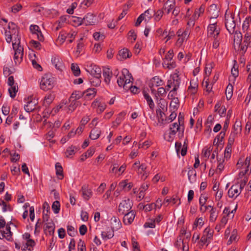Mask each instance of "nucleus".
Listing matches in <instances>:
<instances>
[{"mask_svg": "<svg viewBox=\"0 0 251 251\" xmlns=\"http://www.w3.org/2000/svg\"><path fill=\"white\" fill-rule=\"evenodd\" d=\"M119 54L120 56L124 59L129 58L131 56V53L129 52L127 49H123L120 50Z\"/></svg>", "mask_w": 251, "mask_h": 251, "instance_id": "40", "label": "nucleus"}, {"mask_svg": "<svg viewBox=\"0 0 251 251\" xmlns=\"http://www.w3.org/2000/svg\"><path fill=\"white\" fill-rule=\"evenodd\" d=\"M203 235L208 237V238H212L213 231L209 227H207L203 231Z\"/></svg>", "mask_w": 251, "mask_h": 251, "instance_id": "52", "label": "nucleus"}, {"mask_svg": "<svg viewBox=\"0 0 251 251\" xmlns=\"http://www.w3.org/2000/svg\"><path fill=\"white\" fill-rule=\"evenodd\" d=\"M135 216V213L133 210L126 213L123 218L124 223L126 225L131 224L133 222Z\"/></svg>", "mask_w": 251, "mask_h": 251, "instance_id": "16", "label": "nucleus"}, {"mask_svg": "<svg viewBox=\"0 0 251 251\" xmlns=\"http://www.w3.org/2000/svg\"><path fill=\"white\" fill-rule=\"evenodd\" d=\"M196 171L192 167L189 168L188 172V177L191 183H194L196 181Z\"/></svg>", "mask_w": 251, "mask_h": 251, "instance_id": "29", "label": "nucleus"}, {"mask_svg": "<svg viewBox=\"0 0 251 251\" xmlns=\"http://www.w3.org/2000/svg\"><path fill=\"white\" fill-rule=\"evenodd\" d=\"M175 6V2L173 0H167L164 4L163 9H164L167 14H169L174 8Z\"/></svg>", "mask_w": 251, "mask_h": 251, "instance_id": "25", "label": "nucleus"}, {"mask_svg": "<svg viewBox=\"0 0 251 251\" xmlns=\"http://www.w3.org/2000/svg\"><path fill=\"white\" fill-rule=\"evenodd\" d=\"M67 37V35L65 32H60L59 33L58 37V40L61 43H63L65 41L66 38Z\"/></svg>", "mask_w": 251, "mask_h": 251, "instance_id": "64", "label": "nucleus"}, {"mask_svg": "<svg viewBox=\"0 0 251 251\" xmlns=\"http://www.w3.org/2000/svg\"><path fill=\"white\" fill-rule=\"evenodd\" d=\"M55 95L52 93L47 94L44 99L43 103L45 106L49 105L54 100Z\"/></svg>", "mask_w": 251, "mask_h": 251, "instance_id": "33", "label": "nucleus"}, {"mask_svg": "<svg viewBox=\"0 0 251 251\" xmlns=\"http://www.w3.org/2000/svg\"><path fill=\"white\" fill-rule=\"evenodd\" d=\"M38 103L37 100L33 99L30 100H28L26 104L25 105L24 108L27 112H30L34 110L36 108V105Z\"/></svg>", "mask_w": 251, "mask_h": 251, "instance_id": "18", "label": "nucleus"}, {"mask_svg": "<svg viewBox=\"0 0 251 251\" xmlns=\"http://www.w3.org/2000/svg\"><path fill=\"white\" fill-rule=\"evenodd\" d=\"M132 201L128 198L123 200L119 204L118 211L122 214L130 211L132 206Z\"/></svg>", "mask_w": 251, "mask_h": 251, "instance_id": "9", "label": "nucleus"}, {"mask_svg": "<svg viewBox=\"0 0 251 251\" xmlns=\"http://www.w3.org/2000/svg\"><path fill=\"white\" fill-rule=\"evenodd\" d=\"M220 33V30L217 28L216 23L209 24L207 27V37L217 38Z\"/></svg>", "mask_w": 251, "mask_h": 251, "instance_id": "11", "label": "nucleus"}, {"mask_svg": "<svg viewBox=\"0 0 251 251\" xmlns=\"http://www.w3.org/2000/svg\"><path fill=\"white\" fill-rule=\"evenodd\" d=\"M77 250L78 251H86V249L85 244L84 241L80 240L77 244Z\"/></svg>", "mask_w": 251, "mask_h": 251, "instance_id": "57", "label": "nucleus"}, {"mask_svg": "<svg viewBox=\"0 0 251 251\" xmlns=\"http://www.w3.org/2000/svg\"><path fill=\"white\" fill-rule=\"evenodd\" d=\"M46 224L44 227V232L46 235L51 236L53 234L55 225L51 220H49L48 222H45Z\"/></svg>", "mask_w": 251, "mask_h": 251, "instance_id": "14", "label": "nucleus"}, {"mask_svg": "<svg viewBox=\"0 0 251 251\" xmlns=\"http://www.w3.org/2000/svg\"><path fill=\"white\" fill-rule=\"evenodd\" d=\"M170 108L173 109L171 110L177 109L178 106V100L177 98H174L170 103Z\"/></svg>", "mask_w": 251, "mask_h": 251, "instance_id": "51", "label": "nucleus"}, {"mask_svg": "<svg viewBox=\"0 0 251 251\" xmlns=\"http://www.w3.org/2000/svg\"><path fill=\"white\" fill-rule=\"evenodd\" d=\"M84 94H85V97L88 99H92L94 98L96 94V91L95 88L88 89L87 91L83 92Z\"/></svg>", "mask_w": 251, "mask_h": 251, "instance_id": "41", "label": "nucleus"}, {"mask_svg": "<svg viewBox=\"0 0 251 251\" xmlns=\"http://www.w3.org/2000/svg\"><path fill=\"white\" fill-rule=\"evenodd\" d=\"M233 144H230L228 143V144L226 148L225 151V157H228L230 156V153L231 151V146Z\"/></svg>", "mask_w": 251, "mask_h": 251, "instance_id": "61", "label": "nucleus"}, {"mask_svg": "<svg viewBox=\"0 0 251 251\" xmlns=\"http://www.w3.org/2000/svg\"><path fill=\"white\" fill-rule=\"evenodd\" d=\"M189 32H186L183 36H179L177 41V43L180 45L186 41L189 37Z\"/></svg>", "mask_w": 251, "mask_h": 251, "instance_id": "50", "label": "nucleus"}, {"mask_svg": "<svg viewBox=\"0 0 251 251\" xmlns=\"http://www.w3.org/2000/svg\"><path fill=\"white\" fill-rule=\"evenodd\" d=\"M232 86L231 84H228L226 89V97L227 100H229L232 96Z\"/></svg>", "mask_w": 251, "mask_h": 251, "instance_id": "45", "label": "nucleus"}, {"mask_svg": "<svg viewBox=\"0 0 251 251\" xmlns=\"http://www.w3.org/2000/svg\"><path fill=\"white\" fill-rule=\"evenodd\" d=\"M133 78L131 75L126 69H123L121 75L118 78L117 82L120 87H123L125 90H128V84L132 83Z\"/></svg>", "mask_w": 251, "mask_h": 251, "instance_id": "2", "label": "nucleus"}, {"mask_svg": "<svg viewBox=\"0 0 251 251\" xmlns=\"http://www.w3.org/2000/svg\"><path fill=\"white\" fill-rule=\"evenodd\" d=\"M243 43L249 46L251 45V34L250 33L247 32L245 34Z\"/></svg>", "mask_w": 251, "mask_h": 251, "instance_id": "56", "label": "nucleus"}, {"mask_svg": "<svg viewBox=\"0 0 251 251\" xmlns=\"http://www.w3.org/2000/svg\"><path fill=\"white\" fill-rule=\"evenodd\" d=\"M71 70L75 76H78L80 74V71L77 64L72 63L71 64Z\"/></svg>", "mask_w": 251, "mask_h": 251, "instance_id": "46", "label": "nucleus"}, {"mask_svg": "<svg viewBox=\"0 0 251 251\" xmlns=\"http://www.w3.org/2000/svg\"><path fill=\"white\" fill-rule=\"evenodd\" d=\"M35 245V243L34 240L25 241V243H23L21 250L22 251H31Z\"/></svg>", "mask_w": 251, "mask_h": 251, "instance_id": "21", "label": "nucleus"}, {"mask_svg": "<svg viewBox=\"0 0 251 251\" xmlns=\"http://www.w3.org/2000/svg\"><path fill=\"white\" fill-rule=\"evenodd\" d=\"M147 166L145 164H142L138 166V169L136 170L137 173L139 174H142V179H146L149 175V173L146 171Z\"/></svg>", "mask_w": 251, "mask_h": 251, "instance_id": "23", "label": "nucleus"}, {"mask_svg": "<svg viewBox=\"0 0 251 251\" xmlns=\"http://www.w3.org/2000/svg\"><path fill=\"white\" fill-rule=\"evenodd\" d=\"M18 87L17 85L10 86V87L8 89V92L10 96L12 98H15L16 95V93L18 92Z\"/></svg>", "mask_w": 251, "mask_h": 251, "instance_id": "44", "label": "nucleus"}, {"mask_svg": "<svg viewBox=\"0 0 251 251\" xmlns=\"http://www.w3.org/2000/svg\"><path fill=\"white\" fill-rule=\"evenodd\" d=\"M180 83V78L177 73H174L171 75V78L168 81L167 85L166 86L167 89H170L173 87V90L170 92L171 96H176V91L179 87Z\"/></svg>", "mask_w": 251, "mask_h": 251, "instance_id": "3", "label": "nucleus"}, {"mask_svg": "<svg viewBox=\"0 0 251 251\" xmlns=\"http://www.w3.org/2000/svg\"><path fill=\"white\" fill-rule=\"evenodd\" d=\"M143 93L144 97L145 99L146 100L147 102L150 107V109L152 112H153L154 108V103L152 99L149 95V94L145 91H144Z\"/></svg>", "mask_w": 251, "mask_h": 251, "instance_id": "27", "label": "nucleus"}, {"mask_svg": "<svg viewBox=\"0 0 251 251\" xmlns=\"http://www.w3.org/2000/svg\"><path fill=\"white\" fill-rule=\"evenodd\" d=\"M163 14V11L162 9L157 10L154 15V19L155 21H158L162 18Z\"/></svg>", "mask_w": 251, "mask_h": 251, "instance_id": "59", "label": "nucleus"}, {"mask_svg": "<svg viewBox=\"0 0 251 251\" xmlns=\"http://www.w3.org/2000/svg\"><path fill=\"white\" fill-rule=\"evenodd\" d=\"M60 204L58 201H54L52 204L51 208L55 214H57L60 211Z\"/></svg>", "mask_w": 251, "mask_h": 251, "instance_id": "49", "label": "nucleus"}, {"mask_svg": "<svg viewBox=\"0 0 251 251\" xmlns=\"http://www.w3.org/2000/svg\"><path fill=\"white\" fill-rule=\"evenodd\" d=\"M175 146L177 152L181 149V154L182 156H184L186 155L187 148L185 145H183V147L181 148V144L180 143L176 142Z\"/></svg>", "mask_w": 251, "mask_h": 251, "instance_id": "37", "label": "nucleus"}, {"mask_svg": "<svg viewBox=\"0 0 251 251\" xmlns=\"http://www.w3.org/2000/svg\"><path fill=\"white\" fill-rule=\"evenodd\" d=\"M208 11L209 13L211 15V19H215L218 17L219 10H218L217 5L216 4H211L208 8Z\"/></svg>", "mask_w": 251, "mask_h": 251, "instance_id": "30", "label": "nucleus"}, {"mask_svg": "<svg viewBox=\"0 0 251 251\" xmlns=\"http://www.w3.org/2000/svg\"><path fill=\"white\" fill-rule=\"evenodd\" d=\"M0 239H5L8 241H10L12 239V233L9 224L6 225L4 229L0 230Z\"/></svg>", "mask_w": 251, "mask_h": 251, "instance_id": "12", "label": "nucleus"}, {"mask_svg": "<svg viewBox=\"0 0 251 251\" xmlns=\"http://www.w3.org/2000/svg\"><path fill=\"white\" fill-rule=\"evenodd\" d=\"M114 231L111 228V229H109L108 230L102 231L101 237L104 240L112 238L114 236Z\"/></svg>", "mask_w": 251, "mask_h": 251, "instance_id": "32", "label": "nucleus"}, {"mask_svg": "<svg viewBox=\"0 0 251 251\" xmlns=\"http://www.w3.org/2000/svg\"><path fill=\"white\" fill-rule=\"evenodd\" d=\"M100 77L92 76L90 78V82L94 86H98L101 83Z\"/></svg>", "mask_w": 251, "mask_h": 251, "instance_id": "42", "label": "nucleus"}, {"mask_svg": "<svg viewBox=\"0 0 251 251\" xmlns=\"http://www.w3.org/2000/svg\"><path fill=\"white\" fill-rule=\"evenodd\" d=\"M198 84L197 81L192 80L190 82V86L188 87V91L191 94L194 95L197 92Z\"/></svg>", "mask_w": 251, "mask_h": 251, "instance_id": "28", "label": "nucleus"}, {"mask_svg": "<svg viewBox=\"0 0 251 251\" xmlns=\"http://www.w3.org/2000/svg\"><path fill=\"white\" fill-rule=\"evenodd\" d=\"M184 127H181L177 123H175L170 126V132L169 139L167 140L171 141L177 132H178V137L182 138L183 136Z\"/></svg>", "mask_w": 251, "mask_h": 251, "instance_id": "5", "label": "nucleus"}, {"mask_svg": "<svg viewBox=\"0 0 251 251\" xmlns=\"http://www.w3.org/2000/svg\"><path fill=\"white\" fill-rule=\"evenodd\" d=\"M51 62L55 68L59 71H62L64 68L62 60L58 55H55L52 57Z\"/></svg>", "mask_w": 251, "mask_h": 251, "instance_id": "13", "label": "nucleus"}, {"mask_svg": "<svg viewBox=\"0 0 251 251\" xmlns=\"http://www.w3.org/2000/svg\"><path fill=\"white\" fill-rule=\"evenodd\" d=\"M103 76L104 82L109 84L112 77V73L109 68H105L103 70Z\"/></svg>", "mask_w": 251, "mask_h": 251, "instance_id": "26", "label": "nucleus"}, {"mask_svg": "<svg viewBox=\"0 0 251 251\" xmlns=\"http://www.w3.org/2000/svg\"><path fill=\"white\" fill-rule=\"evenodd\" d=\"M242 40V33L238 31H236L234 35V45L235 47V44L240 45Z\"/></svg>", "mask_w": 251, "mask_h": 251, "instance_id": "38", "label": "nucleus"}, {"mask_svg": "<svg viewBox=\"0 0 251 251\" xmlns=\"http://www.w3.org/2000/svg\"><path fill=\"white\" fill-rule=\"evenodd\" d=\"M83 92L81 91H75L72 94L69 100L77 101L83 96Z\"/></svg>", "mask_w": 251, "mask_h": 251, "instance_id": "34", "label": "nucleus"}, {"mask_svg": "<svg viewBox=\"0 0 251 251\" xmlns=\"http://www.w3.org/2000/svg\"><path fill=\"white\" fill-rule=\"evenodd\" d=\"M54 78L48 75H45L41 78L40 82V88L44 91L51 90L54 86Z\"/></svg>", "mask_w": 251, "mask_h": 251, "instance_id": "4", "label": "nucleus"}, {"mask_svg": "<svg viewBox=\"0 0 251 251\" xmlns=\"http://www.w3.org/2000/svg\"><path fill=\"white\" fill-rule=\"evenodd\" d=\"M250 156H247L244 161H243V160H242L241 159L239 160L237 164L238 167H243V168H245L244 171H242L240 172V175L242 174V175L244 176L251 173V169L250 168Z\"/></svg>", "mask_w": 251, "mask_h": 251, "instance_id": "8", "label": "nucleus"}, {"mask_svg": "<svg viewBox=\"0 0 251 251\" xmlns=\"http://www.w3.org/2000/svg\"><path fill=\"white\" fill-rule=\"evenodd\" d=\"M174 56V50H170L166 54L165 58L163 59L162 65L164 68L169 70L176 68V62H169V61L172 60Z\"/></svg>", "mask_w": 251, "mask_h": 251, "instance_id": "7", "label": "nucleus"}, {"mask_svg": "<svg viewBox=\"0 0 251 251\" xmlns=\"http://www.w3.org/2000/svg\"><path fill=\"white\" fill-rule=\"evenodd\" d=\"M225 26L229 33H233L236 26L234 15L227 11L225 14Z\"/></svg>", "mask_w": 251, "mask_h": 251, "instance_id": "6", "label": "nucleus"}, {"mask_svg": "<svg viewBox=\"0 0 251 251\" xmlns=\"http://www.w3.org/2000/svg\"><path fill=\"white\" fill-rule=\"evenodd\" d=\"M87 71L92 76L101 77V69L96 65H91L88 67Z\"/></svg>", "mask_w": 251, "mask_h": 251, "instance_id": "15", "label": "nucleus"}, {"mask_svg": "<svg viewBox=\"0 0 251 251\" xmlns=\"http://www.w3.org/2000/svg\"><path fill=\"white\" fill-rule=\"evenodd\" d=\"M30 45L32 47H34L38 50H40L41 49V45L38 41L35 40H31L30 41Z\"/></svg>", "mask_w": 251, "mask_h": 251, "instance_id": "63", "label": "nucleus"}, {"mask_svg": "<svg viewBox=\"0 0 251 251\" xmlns=\"http://www.w3.org/2000/svg\"><path fill=\"white\" fill-rule=\"evenodd\" d=\"M156 114L158 116V122H155L154 125L155 126H161L166 124L167 120H164L163 115L165 114L160 109L156 110Z\"/></svg>", "mask_w": 251, "mask_h": 251, "instance_id": "22", "label": "nucleus"}, {"mask_svg": "<svg viewBox=\"0 0 251 251\" xmlns=\"http://www.w3.org/2000/svg\"><path fill=\"white\" fill-rule=\"evenodd\" d=\"M92 105L94 107H98L97 112L99 113L102 112L106 108V104L104 103L98 102V101L93 102Z\"/></svg>", "mask_w": 251, "mask_h": 251, "instance_id": "35", "label": "nucleus"}, {"mask_svg": "<svg viewBox=\"0 0 251 251\" xmlns=\"http://www.w3.org/2000/svg\"><path fill=\"white\" fill-rule=\"evenodd\" d=\"M241 130L242 128L240 123L236 122L233 126V131H232L237 133H241Z\"/></svg>", "mask_w": 251, "mask_h": 251, "instance_id": "60", "label": "nucleus"}, {"mask_svg": "<svg viewBox=\"0 0 251 251\" xmlns=\"http://www.w3.org/2000/svg\"><path fill=\"white\" fill-rule=\"evenodd\" d=\"M68 234L71 237L75 236L76 232L75 230V228L72 226H67Z\"/></svg>", "mask_w": 251, "mask_h": 251, "instance_id": "62", "label": "nucleus"}, {"mask_svg": "<svg viewBox=\"0 0 251 251\" xmlns=\"http://www.w3.org/2000/svg\"><path fill=\"white\" fill-rule=\"evenodd\" d=\"M241 193L238 186L233 184L228 191V196L229 198L235 199Z\"/></svg>", "mask_w": 251, "mask_h": 251, "instance_id": "17", "label": "nucleus"}, {"mask_svg": "<svg viewBox=\"0 0 251 251\" xmlns=\"http://www.w3.org/2000/svg\"><path fill=\"white\" fill-rule=\"evenodd\" d=\"M79 24H84L85 26L91 25H95L97 23L95 16L92 13L87 14L83 19H79Z\"/></svg>", "mask_w": 251, "mask_h": 251, "instance_id": "10", "label": "nucleus"}, {"mask_svg": "<svg viewBox=\"0 0 251 251\" xmlns=\"http://www.w3.org/2000/svg\"><path fill=\"white\" fill-rule=\"evenodd\" d=\"M77 151V148L75 146L72 145L69 147L65 152L66 156L69 157L71 155H74Z\"/></svg>", "mask_w": 251, "mask_h": 251, "instance_id": "36", "label": "nucleus"}, {"mask_svg": "<svg viewBox=\"0 0 251 251\" xmlns=\"http://www.w3.org/2000/svg\"><path fill=\"white\" fill-rule=\"evenodd\" d=\"M70 104L67 108V112L71 113L74 111L79 104V102L77 101L69 100Z\"/></svg>", "mask_w": 251, "mask_h": 251, "instance_id": "39", "label": "nucleus"}, {"mask_svg": "<svg viewBox=\"0 0 251 251\" xmlns=\"http://www.w3.org/2000/svg\"><path fill=\"white\" fill-rule=\"evenodd\" d=\"M43 220L44 222H48L50 220L49 213H50V207L47 202H45L43 205Z\"/></svg>", "mask_w": 251, "mask_h": 251, "instance_id": "20", "label": "nucleus"}, {"mask_svg": "<svg viewBox=\"0 0 251 251\" xmlns=\"http://www.w3.org/2000/svg\"><path fill=\"white\" fill-rule=\"evenodd\" d=\"M152 84L153 86L157 87L162 86L163 83V81L158 76H154L152 79Z\"/></svg>", "mask_w": 251, "mask_h": 251, "instance_id": "47", "label": "nucleus"}, {"mask_svg": "<svg viewBox=\"0 0 251 251\" xmlns=\"http://www.w3.org/2000/svg\"><path fill=\"white\" fill-rule=\"evenodd\" d=\"M1 32L4 34L8 43L12 42L14 50V60L15 64H19L23 60L24 48L20 45L21 36L17 25L13 23H10L7 27L3 28Z\"/></svg>", "mask_w": 251, "mask_h": 251, "instance_id": "1", "label": "nucleus"}, {"mask_svg": "<svg viewBox=\"0 0 251 251\" xmlns=\"http://www.w3.org/2000/svg\"><path fill=\"white\" fill-rule=\"evenodd\" d=\"M101 134V130L99 128H94L90 132L89 137L92 140H96L99 138Z\"/></svg>", "mask_w": 251, "mask_h": 251, "instance_id": "31", "label": "nucleus"}, {"mask_svg": "<svg viewBox=\"0 0 251 251\" xmlns=\"http://www.w3.org/2000/svg\"><path fill=\"white\" fill-rule=\"evenodd\" d=\"M247 182V179H244L243 180H241L240 181L235 183L236 186H238L239 188V190L241 192H242V190L243 189V188L245 187V185H246V183Z\"/></svg>", "mask_w": 251, "mask_h": 251, "instance_id": "55", "label": "nucleus"}, {"mask_svg": "<svg viewBox=\"0 0 251 251\" xmlns=\"http://www.w3.org/2000/svg\"><path fill=\"white\" fill-rule=\"evenodd\" d=\"M111 227L113 230H117L122 227V224L119 218L113 216L110 219Z\"/></svg>", "mask_w": 251, "mask_h": 251, "instance_id": "19", "label": "nucleus"}, {"mask_svg": "<svg viewBox=\"0 0 251 251\" xmlns=\"http://www.w3.org/2000/svg\"><path fill=\"white\" fill-rule=\"evenodd\" d=\"M210 221L211 222H215L218 217V212L216 208L212 207L210 211Z\"/></svg>", "mask_w": 251, "mask_h": 251, "instance_id": "43", "label": "nucleus"}, {"mask_svg": "<svg viewBox=\"0 0 251 251\" xmlns=\"http://www.w3.org/2000/svg\"><path fill=\"white\" fill-rule=\"evenodd\" d=\"M55 169L56 175L58 176H61V179L63 177V169L61 165L59 163L55 164Z\"/></svg>", "mask_w": 251, "mask_h": 251, "instance_id": "48", "label": "nucleus"}, {"mask_svg": "<svg viewBox=\"0 0 251 251\" xmlns=\"http://www.w3.org/2000/svg\"><path fill=\"white\" fill-rule=\"evenodd\" d=\"M238 134V133H237L231 131L228 138V143H229L230 144H233L235 139L236 138Z\"/></svg>", "mask_w": 251, "mask_h": 251, "instance_id": "58", "label": "nucleus"}, {"mask_svg": "<svg viewBox=\"0 0 251 251\" xmlns=\"http://www.w3.org/2000/svg\"><path fill=\"white\" fill-rule=\"evenodd\" d=\"M94 0H84L80 4V6L83 8L89 7L94 2Z\"/></svg>", "mask_w": 251, "mask_h": 251, "instance_id": "54", "label": "nucleus"}, {"mask_svg": "<svg viewBox=\"0 0 251 251\" xmlns=\"http://www.w3.org/2000/svg\"><path fill=\"white\" fill-rule=\"evenodd\" d=\"M81 192L83 198L86 200H88L92 196V191L87 186H83L81 188Z\"/></svg>", "mask_w": 251, "mask_h": 251, "instance_id": "24", "label": "nucleus"}, {"mask_svg": "<svg viewBox=\"0 0 251 251\" xmlns=\"http://www.w3.org/2000/svg\"><path fill=\"white\" fill-rule=\"evenodd\" d=\"M204 11V8L202 6H201L199 9L195 10L193 17H194L195 19H198L200 16L201 14L203 13Z\"/></svg>", "mask_w": 251, "mask_h": 251, "instance_id": "53", "label": "nucleus"}]
</instances>
